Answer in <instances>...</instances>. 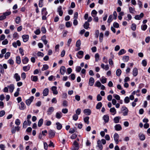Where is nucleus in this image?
<instances>
[{"mask_svg":"<svg viewBox=\"0 0 150 150\" xmlns=\"http://www.w3.org/2000/svg\"><path fill=\"white\" fill-rule=\"evenodd\" d=\"M8 87L9 89V91L11 93L13 92L14 89V85L13 84H11L9 86H8Z\"/></svg>","mask_w":150,"mask_h":150,"instance_id":"14","label":"nucleus"},{"mask_svg":"<svg viewBox=\"0 0 150 150\" xmlns=\"http://www.w3.org/2000/svg\"><path fill=\"white\" fill-rule=\"evenodd\" d=\"M21 21V19L20 17L18 16L16 18L15 22L17 24H19Z\"/></svg>","mask_w":150,"mask_h":150,"instance_id":"36","label":"nucleus"},{"mask_svg":"<svg viewBox=\"0 0 150 150\" xmlns=\"http://www.w3.org/2000/svg\"><path fill=\"white\" fill-rule=\"evenodd\" d=\"M107 79V78L105 77L103 78V77L102 79L100 81L102 83L104 84L106 82Z\"/></svg>","mask_w":150,"mask_h":150,"instance_id":"47","label":"nucleus"},{"mask_svg":"<svg viewBox=\"0 0 150 150\" xmlns=\"http://www.w3.org/2000/svg\"><path fill=\"white\" fill-rule=\"evenodd\" d=\"M144 16V13H141L140 15H136L134 17V18L136 20H140Z\"/></svg>","mask_w":150,"mask_h":150,"instance_id":"7","label":"nucleus"},{"mask_svg":"<svg viewBox=\"0 0 150 150\" xmlns=\"http://www.w3.org/2000/svg\"><path fill=\"white\" fill-rule=\"evenodd\" d=\"M129 12L131 13H134V12H135V11L134 10V8L133 7H130L129 8Z\"/></svg>","mask_w":150,"mask_h":150,"instance_id":"41","label":"nucleus"},{"mask_svg":"<svg viewBox=\"0 0 150 150\" xmlns=\"http://www.w3.org/2000/svg\"><path fill=\"white\" fill-rule=\"evenodd\" d=\"M83 52L82 51H80L78 52L76 56L79 59H81L83 57Z\"/></svg>","mask_w":150,"mask_h":150,"instance_id":"8","label":"nucleus"},{"mask_svg":"<svg viewBox=\"0 0 150 150\" xmlns=\"http://www.w3.org/2000/svg\"><path fill=\"white\" fill-rule=\"evenodd\" d=\"M110 111L111 113H114V114H113V115L116 114V110L114 107L112 108H110Z\"/></svg>","mask_w":150,"mask_h":150,"instance_id":"34","label":"nucleus"},{"mask_svg":"<svg viewBox=\"0 0 150 150\" xmlns=\"http://www.w3.org/2000/svg\"><path fill=\"white\" fill-rule=\"evenodd\" d=\"M22 61L23 64H26L28 62L29 59L27 57H26L24 59H22Z\"/></svg>","mask_w":150,"mask_h":150,"instance_id":"24","label":"nucleus"},{"mask_svg":"<svg viewBox=\"0 0 150 150\" xmlns=\"http://www.w3.org/2000/svg\"><path fill=\"white\" fill-rule=\"evenodd\" d=\"M19 50L20 54H21L22 56H23L24 55V52L23 50L21 48H20L19 49Z\"/></svg>","mask_w":150,"mask_h":150,"instance_id":"62","label":"nucleus"},{"mask_svg":"<svg viewBox=\"0 0 150 150\" xmlns=\"http://www.w3.org/2000/svg\"><path fill=\"white\" fill-rule=\"evenodd\" d=\"M102 104L101 102H99L98 103L96 106V108L99 109L102 106Z\"/></svg>","mask_w":150,"mask_h":150,"instance_id":"32","label":"nucleus"},{"mask_svg":"<svg viewBox=\"0 0 150 150\" xmlns=\"http://www.w3.org/2000/svg\"><path fill=\"white\" fill-rule=\"evenodd\" d=\"M16 61L17 63L19 64L21 63L20 57L19 56H17L16 57Z\"/></svg>","mask_w":150,"mask_h":150,"instance_id":"30","label":"nucleus"},{"mask_svg":"<svg viewBox=\"0 0 150 150\" xmlns=\"http://www.w3.org/2000/svg\"><path fill=\"white\" fill-rule=\"evenodd\" d=\"M0 72L1 74L4 73V71L2 64H0Z\"/></svg>","mask_w":150,"mask_h":150,"instance_id":"51","label":"nucleus"},{"mask_svg":"<svg viewBox=\"0 0 150 150\" xmlns=\"http://www.w3.org/2000/svg\"><path fill=\"white\" fill-rule=\"evenodd\" d=\"M49 89L48 88H45L43 92V96H45L48 95L49 93Z\"/></svg>","mask_w":150,"mask_h":150,"instance_id":"15","label":"nucleus"},{"mask_svg":"<svg viewBox=\"0 0 150 150\" xmlns=\"http://www.w3.org/2000/svg\"><path fill=\"white\" fill-rule=\"evenodd\" d=\"M56 125H57V128L58 130L61 129L62 127V126L61 124L59 122L56 123Z\"/></svg>","mask_w":150,"mask_h":150,"instance_id":"27","label":"nucleus"},{"mask_svg":"<svg viewBox=\"0 0 150 150\" xmlns=\"http://www.w3.org/2000/svg\"><path fill=\"white\" fill-rule=\"evenodd\" d=\"M89 24L88 22L86 21L83 25L84 28L86 29H87L89 28Z\"/></svg>","mask_w":150,"mask_h":150,"instance_id":"26","label":"nucleus"},{"mask_svg":"<svg viewBox=\"0 0 150 150\" xmlns=\"http://www.w3.org/2000/svg\"><path fill=\"white\" fill-rule=\"evenodd\" d=\"M13 38L15 39H16L18 38V34L16 32H15L13 34Z\"/></svg>","mask_w":150,"mask_h":150,"instance_id":"54","label":"nucleus"},{"mask_svg":"<svg viewBox=\"0 0 150 150\" xmlns=\"http://www.w3.org/2000/svg\"><path fill=\"white\" fill-rule=\"evenodd\" d=\"M97 13V12L95 10H93L91 12V15L93 17H95Z\"/></svg>","mask_w":150,"mask_h":150,"instance_id":"45","label":"nucleus"},{"mask_svg":"<svg viewBox=\"0 0 150 150\" xmlns=\"http://www.w3.org/2000/svg\"><path fill=\"white\" fill-rule=\"evenodd\" d=\"M95 61L97 62L99 59V55L98 53H96L95 55Z\"/></svg>","mask_w":150,"mask_h":150,"instance_id":"50","label":"nucleus"},{"mask_svg":"<svg viewBox=\"0 0 150 150\" xmlns=\"http://www.w3.org/2000/svg\"><path fill=\"white\" fill-rule=\"evenodd\" d=\"M115 130L116 131H120L122 129V127L120 124H116L115 126Z\"/></svg>","mask_w":150,"mask_h":150,"instance_id":"13","label":"nucleus"},{"mask_svg":"<svg viewBox=\"0 0 150 150\" xmlns=\"http://www.w3.org/2000/svg\"><path fill=\"white\" fill-rule=\"evenodd\" d=\"M62 117V114L61 112H57L56 113V117L58 119H60Z\"/></svg>","mask_w":150,"mask_h":150,"instance_id":"22","label":"nucleus"},{"mask_svg":"<svg viewBox=\"0 0 150 150\" xmlns=\"http://www.w3.org/2000/svg\"><path fill=\"white\" fill-rule=\"evenodd\" d=\"M103 34L102 33H100L99 36V41L100 42H102L103 41Z\"/></svg>","mask_w":150,"mask_h":150,"instance_id":"37","label":"nucleus"},{"mask_svg":"<svg viewBox=\"0 0 150 150\" xmlns=\"http://www.w3.org/2000/svg\"><path fill=\"white\" fill-rule=\"evenodd\" d=\"M94 81H95L94 78L92 77H90L89 79L88 83L89 85L91 86H92L93 85Z\"/></svg>","mask_w":150,"mask_h":150,"instance_id":"10","label":"nucleus"},{"mask_svg":"<svg viewBox=\"0 0 150 150\" xmlns=\"http://www.w3.org/2000/svg\"><path fill=\"white\" fill-rule=\"evenodd\" d=\"M14 78L16 79V81H19L21 79L20 76L18 73H16L14 75Z\"/></svg>","mask_w":150,"mask_h":150,"instance_id":"12","label":"nucleus"},{"mask_svg":"<svg viewBox=\"0 0 150 150\" xmlns=\"http://www.w3.org/2000/svg\"><path fill=\"white\" fill-rule=\"evenodd\" d=\"M20 123L21 122L20 121V120L19 119H17L16 120L15 124L17 125H20Z\"/></svg>","mask_w":150,"mask_h":150,"instance_id":"59","label":"nucleus"},{"mask_svg":"<svg viewBox=\"0 0 150 150\" xmlns=\"http://www.w3.org/2000/svg\"><path fill=\"white\" fill-rule=\"evenodd\" d=\"M89 117H86L84 118V121L87 124H88L89 123Z\"/></svg>","mask_w":150,"mask_h":150,"instance_id":"46","label":"nucleus"},{"mask_svg":"<svg viewBox=\"0 0 150 150\" xmlns=\"http://www.w3.org/2000/svg\"><path fill=\"white\" fill-rule=\"evenodd\" d=\"M55 132L52 130H50L48 132L49 138H53L55 136Z\"/></svg>","mask_w":150,"mask_h":150,"instance_id":"3","label":"nucleus"},{"mask_svg":"<svg viewBox=\"0 0 150 150\" xmlns=\"http://www.w3.org/2000/svg\"><path fill=\"white\" fill-rule=\"evenodd\" d=\"M132 73V74L133 76H136L137 75L138 73L137 69L136 68H134L133 70Z\"/></svg>","mask_w":150,"mask_h":150,"instance_id":"17","label":"nucleus"},{"mask_svg":"<svg viewBox=\"0 0 150 150\" xmlns=\"http://www.w3.org/2000/svg\"><path fill=\"white\" fill-rule=\"evenodd\" d=\"M8 63H9L10 64L12 65L14 63V61L13 60L11 59H9L8 61Z\"/></svg>","mask_w":150,"mask_h":150,"instance_id":"63","label":"nucleus"},{"mask_svg":"<svg viewBox=\"0 0 150 150\" xmlns=\"http://www.w3.org/2000/svg\"><path fill=\"white\" fill-rule=\"evenodd\" d=\"M136 25L135 23H132L131 26V29L133 31H135L136 29Z\"/></svg>","mask_w":150,"mask_h":150,"instance_id":"42","label":"nucleus"},{"mask_svg":"<svg viewBox=\"0 0 150 150\" xmlns=\"http://www.w3.org/2000/svg\"><path fill=\"white\" fill-rule=\"evenodd\" d=\"M113 19L112 15H111L109 16L107 22L108 23H110L112 21Z\"/></svg>","mask_w":150,"mask_h":150,"instance_id":"43","label":"nucleus"},{"mask_svg":"<svg viewBox=\"0 0 150 150\" xmlns=\"http://www.w3.org/2000/svg\"><path fill=\"white\" fill-rule=\"evenodd\" d=\"M49 68V66L47 64H45L43 65V67L42 68V70L44 71L47 70Z\"/></svg>","mask_w":150,"mask_h":150,"instance_id":"33","label":"nucleus"},{"mask_svg":"<svg viewBox=\"0 0 150 150\" xmlns=\"http://www.w3.org/2000/svg\"><path fill=\"white\" fill-rule=\"evenodd\" d=\"M129 57L128 56H124L123 57V60L124 62H127L129 60Z\"/></svg>","mask_w":150,"mask_h":150,"instance_id":"38","label":"nucleus"},{"mask_svg":"<svg viewBox=\"0 0 150 150\" xmlns=\"http://www.w3.org/2000/svg\"><path fill=\"white\" fill-rule=\"evenodd\" d=\"M54 111V108L52 107H50L48 108L47 111V114L48 115H50Z\"/></svg>","mask_w":150,"mask_h":150,"instance_id":"5","label":"nucleus"},{"mask_svg":"<svg viewBox=\"0 0 150 150\" xmlns=\"http://www.w3.org/2000/svg\"><path fill=\"white\" fill-rule=\"evenodd\" d=\"M140 139L142 141L144 140L145 139V135L143 134H140L139 135Z\"/></svg>","mask_w":150,"mask_h":150,"instance_id":"21","label":"nucleus"},{"mask_svg":"<svg viewBox=\"0 0 150 150\" xmlns=\"http://www.w3.org/2000/svg\"><path fill=\"white\" fill-rule=\"evenodd\" d=\"M113 26L115 28H118L119 27V24L116 22H114L113 24Z\"/></svg>","mask_w":150,"mask_h":150,"instance_id":"60","label":"nucleus"},{"mask_svg":"<svg viewBox=\"0 0 150 150\" xmlns=\"http://www.w3.org/2000/svg\"><path fill=\"white\" fill-rule=\"evenodd\" d=\"M22 38L23 39V41L26 42H27L29 39V35H23L22 36Z\"/></svg>","mask_w":150,"mask_h":150,"instance_id":"11","label":"nucleus"},{"mask_svg":"<svg viewBox=\"0 0 150 150\" xmlns=\"http://www.w3.org/2000/svg\"><path fill=\"white\" fill-rule=\"evenodd\" d=\"M81 112V109L80 108H78L76 110V114L78 115H79Z\"/></svg>","mask_w":150,"mask_h":150,"instance_id":"57","label":"nucleus"},{"mask_svg":"<svg viewBox=\"0 0 150 150\" xmlns=\"http://www.w3.org/2000/svg\"><path fill=\"white\" fill-rule=\"evenodd\" d=\"M83 112L86 115H89L91 114V110L89 109H85L83 110Z\"/></svg>","mask_w":150,"mask_h":150,"instance_id":"18","label":"nucleus"},{"mask_svg":"<svg viewBox=\"0 0 150 150\" xmlns=\"http://www.w3.org/2000/svg\"><path fill=\"white\" fill-rule=\"evenodd\" d=\"M122 111L123 112V115L125 116L127 115L129 110L126 107L123 106L122 107Z\"/></svg>","mask_w":150,"mask_h":150,"instance_id":"1","label":"nucleus"},{"mask_svg":"<svg viewBox=\"0 0 150 150\" xmlns=\"http://www.w3.org/2000/svg\"><path fill=\"white\" fill-rule=\"evenodd\" d=\"M126 53V51L124 49L121 50L118 53L119 55H120Z\"/></svg>","mask_w":150,"mask_h":150,"instance_id":"35","label":"nucleus"},{"mask_svg":"<svg viewBox=\"0 0 150 150\" xmlns=\"http://www.w3.org/2000/svg\"><path fill=\"white\" fill-rule=\"evenodd\" d=\"M31 79L33 81L36 82L38 79V76H32L31 77Z\"/></svg>","mask_w":150,"mask_h":150,"instance_id":"28","label":"nucleus"},{"mask_svg":"<svg viewBox=\"0 0 150 150\" xmlns=\"http://www.w3.org/2000/svg\"><path fill=\"white\" fill-rule=\"evenodd\" d=\"M103 119L105 122H107L109 120V117L107 115H104L103 116Z\"/></svg>","mask_w":150,"mask_h":150,"instance_id":"20","label":"nucleus"},{"mask_svg":"<svg viewBox=\"0 0 150 150\" xmlns=\"http://www.w3.org/2000/svg\"><path fill=\"white\" fill-rule=\"evenodd\" d=\"M43 0H40L39 1L38 5L40 7H42L43 5Z\"/></svg>","mask_w":150,"mask_h":150,"instance_id":"40","label":"nucleus"},{"mask_svg":"<svg viewBox=\"0 0 150 150\" xmlns=\"http://www.w3.org/2000/svg\"><path fill=\"white\" fill-rule=\"evenodd\" d=\"M43 122V120L42 118L40 119L38 123V126L39 127H41L42 125Z\"/></svg>","mask_w":150,"mask_h":150,"instance_id":"31","label":"nucleus"},{"mask_svg":"<svg viewBox=\"0 0 150 150\" xmlns=\"http://www.w3.org/2000/svg\"><path fill=\"white\" fill-rule=\"evenodd\" d=\"M10 55V53L9 52H8L6 53L4 57L5 59H8Z\"/></svg>","mask_w":150,"mask_h":150,"instance_id":"55","label":"nucleus"},{"mask_svg":"<svg viewBox=\"0 0 150 150\" xmlns=\"http://www.w3.org/2000/svg\"><path fill=\"white\" fill-rule=\"evenodd\" d=\"M95 86L98 87H100L101 86V84L99 81H98L96 82Z\"/></svg>","mask_w":150,"mask_h":150,"instance_id":"53","label":"nucleus"},{"mask_svg":"<svg viewBox=\"0 0 150 150\" xmlns=\"http://www.w3.org/2000/svg\"><path fill=\"white\" fill-rule=\"evenodd\" d=\"M41 31L43 33L45 34L46 32V30L44 26H42L41 29Z\"/></svg>","mask_w":150,"mask_h":150,"instance_id":"48","label":"nucleus"},{"mask_svg":"<svg viewBox=\"0 0 150 150\" xmlns=\"http://www.w3.org/2000/svg\"><path fill=\"white\" fill-rule=\"evenodd\" d=\"M124 101L125 103H128L130 101L129 98L128 96L126 97L124 99Z\"/></svg>","mask_w":150,"mask_h":150,"instance_id":"39","label":"nucleus"},{"mask_svg":"<svg viewBox=\"0 0 150 150\" xmlns=\"http://www.w3.org/2000/svg\"><path fill=\"white\" fill-rule=\"evenodd\" d=\"M121 73V70L120 69H117L116 71V74L117 76H120Z\"/></svg>","mask_w":150,"mask_h":150,"instance_id":"44","label":"nucleus"},{"mask_svg":"<svg viewBox=\"0 0 150 150\" xmlns=\"http://www.w3.org/2000/svg\"><path fill=\"white\" fill-rule=\"evenodd\" d=\"M98 146L100 150L103 149V147L101 144V141L100 140H98L97 141Z\"/></svg>","mask_w":150,"mask_h":150,"instance_id":"19","label":"nucleus"},{"mask_svg":"<svg viewBox=\"0 0 150 150\" xmlns=\"http://www.w3.org/2000/svg\"><path fill=\"white\" fill-rule=\"evenodd\" d=\"M73 119L75 121H76L78 118V115L77 114H75L72 117Z\"/></svg>","mask_w":150,"mask_h":150,"instance_id":"52","label":"nucleus"},{"mask_svg":"<svg viewBox=\"0 0 150 150\" xmlns=\"http://www.w3.org/2000/svg\"><path fill=\"white\" fill-rule=\"evenodd\" d=\"M21 106L19 107V109L20 110H24L25 108V103L23 102H21L20 103Z\"/></svg>","mask_w":150,"mask_h":150,"instance_id":"16","label":"nucleus"},{"mask_svg":"<svg viewBox=\"0 0 150 150\" xmlns=\"http://www.w3.org/2000/svg\"><path fill=\"white\" fill-rule=\"evenodd\" d=\"M60 73L62 75H63L65 74L66 72V68L64 66H62L60 69Z\"/></svg>","mask_w":150,"mask_h":150,"instance_id":"9","label":"nucleus"},{"mask_svg":"<svg viewBox=\"0 0 150 150\" xmlns=\"http://www.w3.org/2000/svg\"><path fill=\"white\" fill-rule=\"evenodd\" d=\"M120 117H116L114 119V121L115 123H117L119 122Z\"/></svg>","mask_w":150,"mask_h":150,"instance_id":"29","label":"nucleus"},{"mask_svg":"<svg viewBox=\"0 0 150 150\" xmlns=\"http://www.w3.org/2000/svg\"><path fill=\"white\" fill-rule=\"evenodd\" d=\"M23 68L24 71H27L29 70L30 68V65H28L27 66L23 67Z\"/></svg>","mask_w":150,"mask_h":150,"instance_id":"25","label":"nucleus"},{"mask_svg":"<svg viewBox=\"0 0 150 150\" xmlns=\"http://www.w3.org/2000/svg\"><path fill=\"white\" fill-rule=\"evenodd\" d=\"M71 25V23L70 21L67 22L66 23V26L67 28L70 27Z\"/></svg>","mask_w":150,"mask_h":150,"instance_id":"58","label":"nucleus"},{"mask_svg":"<svg viewBox=\"0 0 150 150\" xmlns=\"http://www.w3.org/2000/svg\"><path fill=\"white\" fill-rule=\"evenodd\" d=\"M119 136L118 134L115 133L114 135V139L116 144L118 143Z\"/></svg>","mask_w":150,"mask_h":150,"instance_id":"6","label":"nucleus"},{"mask_svg":"<svg viewBox=\"0 0 150 150\" xmlns=\"http://www.w3.org/2000/svg\"><path fill=\"white\" fill-rule=\"evenodd\" d=\"M42 15L47 16V12L46 11V8H43L42 9Z\"/></svg>","mask_w":150,"mask_h":150,"instance_id":"23","label":"nucleus"},{"mask_svg":"<svg viewBox=\"0 0 150 150\" xmlns=\"http://www.w3.org/2000/svg\"><path fill=\"white\" fill-rule=\"evenodd\" d=\"M37 55L38 57H42L44 56V54L40 52H38L37 53Z\"/></svg>","mask_w":150,"mask_h":150,"instance_id":"61","label":"nucleus"},{"mask_svg":"<svg viewBox=\"0 0 150 150\" xmlns=\"http://www.w3.org/2000/svg\"><path fill=\"white\" fill-rule=\"evenodd\" d=\"M81 68L80 67L77 66L76 69V71L77 72H79L81 71Z\"/></svg>","mask_w":150,"mask_h":150,"instance_id":"64","label":"nucleus"},{"mask_svg":"<svg viewBox=\"0 0 150 150\" xmlns=\"http://www.w3.org/2000/svg\"><path fill=\"white\" fill-rule=\"evenodd\" d=\"M81 44L80 40H78L76 42V47H79L80 46Z\"/></svg>","mask_w":150,"mask_h":150,"instance_id":"49","label":"nucleus"},{"mask_svg":"<svg viewBox=\"0 0 150 150\" xmlns=\"http://www.w3.org/2000/svg\"><path fill=\"white\" fill-rule=\"evenodd\" d=\"M51 90L52 91V93L54 95H57L58 93V92L57 90V87L55 86H53L51 88Z\"/></svg>","mask_w":150,"mask_h":150,"instance_id":"4","label":"nucleus"},{"mask_svg":"<svg viewBox=\"0 0 150 150\" xmlns=\"http://www.w3.org/2000/svg\"><path fill=\"white\" fill-rule=\"evenodd\" d=\"M147 25H144L141 26V29L142 30L145 31L147 28Z\"/></svg>","mask_w":150,"mask_h":150,"instance_id":"56","label":"nucleus"},{"mask_svg":"<svg viewBox=\"0 0 150 150\" xmlns=\"http://www.w3.org/2000/svg\"><path fill=\"white\" fill-rule=\"evenodd\" d=\"M34 97L31 96L28 99L26 100L25 101L26 104L28 106H29L34 99Z\"/></svg>","mask_w":150,"mask_h":150,"instance_id":"2","label":"nucleus"}]
</instances>
